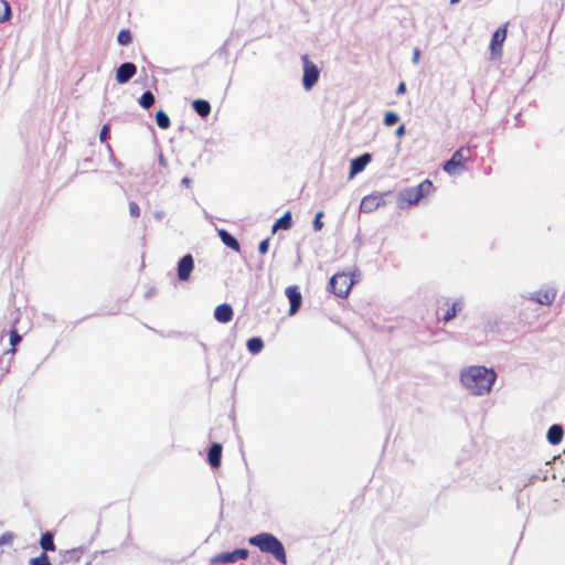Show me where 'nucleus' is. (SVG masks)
Returning a JSON list of instances; mask_svg holds the SVG:
<instances>
[{
    "mask_svg": "<svg viewBox=\"0 0 565 565\" xmlns=\"http://www.w3.org/2000/svg\"><path fill=\"white\" fill-rule=\"evenodd\" d=\"M495 380L497 373L494 370L481 365L468 366L460 373V381L462 385L472 395L477 396L490 393Z\"/></svg>",
    "mask_w": 565,
    "mask_h": 565,
    "instance_id": "nucleus-1",
    "label": "nucleus"
},
{
    "mask_svg": "<svg viewBox=\"0 0 565 565\" xmlns=\"http://www.w3.org/2000/svg\"><path fill=\"white\" fill-rule=\"evenodd\" d=\"M248 543L258 547L262 553L273 555L282 565L287 564V555L282 543L271 533L263 532L250 536Z\"/></svg>",
    "mask_w": 565,
    "mask_h": 565,
    "instance_id": "nucleus-2",
    "label": "nucleus"
},
{
    "mask_svg": "<svg viewBox=\"0 0 565 565\" xmlns=\"http://www.w3.org/2000/svg\"><path fill=\"white\" fill-rule=\"evenodd\" d=\"M434 190V183L428 179L420 182L417 186L405 188L398 194V205L399 207H406L417 204Z\"/></svg>",
    "mask_w": 565,
    "mask_h": 565,
    "instance_id": "nucleus-3",
    "label": "nucleus"
},
{
    "mask_svg": "<svg viewBox=\"0 0 565 565\" xmlns=\"http://www.w3.org/2000/svg\"><path fill=\"white\" fill-rule=\"evenodd\" d=\"M471 159V149L469 147H460L451 158L444 163V171L450 175L457 174L466 169L467 162Z\"/></svg>",
    "mask_w": 565,
    "mask_h": 565,
    "instance_id": "nucleus-4",
    "label": "nucleus"
},
{
    "mask_svg": "<svg viewBox=\"0 0 565 565\" xmlns=\"http://www.w3.org/2000/svg\"><path fill=\"white\" fill-rule=\"evenodd\" d=\"M353 286L352 277L347 273L334 274L330 281V290L340 298H345Z\"/></svg>",
    "mask_w": 565,
    "mask_h": 565,
    "instance_id": "nucleus-5",
    "label": "nucleus"
},
{
    "mask_svg": "<svg viewBox=\"0 0 565 565\" xmlns=\"http://www.w3.org/2000/svg\"><path fill=\"white\" fill-rule=\"evenodd\" d=\"M249 555L248 550L246 548H236L231 552H222L216 555H214L211 558L212 564H228V563H236L241 559H246Z\"/></svg>",
    "mask_w": 565,
    "mask_h": 565,
    "instance_id": "nucleus-6",
    "label": "nucleus"
},
{
    "mask_svg": "<svg viewBox=\"0 0 565 565\" xmlns=\"http://www.w3.org/2000/svg\"><path fill=\"white\" fill-rule=\"evenodd\" d=\"M385 204L384 195L381 193H372L365 195L360 204L361 212L371 213L379 209L381 205Z\"/></svg>",
    "mask_w": 565,
    "mask_h": 565,
    "instance_id": "nucleus-7",
    "label": "nucleus"
},
{
    "mask_svg": "<svg viewBox=\"0 0 565 565\" xmlns=\"http://www.w3.org/2000/svg\"><path fill=\"white\" fill-rule=\"evenodd\" d=\"M194 268V260L191 254L184 255L178 263V278L181 281H186Z\"/></svg>",
    "mask_w": 565,
    "mask_h": 565,
    "instance_id": "nucleus-8",
    "label": "nucleus"
},
{
    "mask_svg": "<svg viewBox=\"0 0 565 565\" xmlns=\"http://www.w3.org/2000/svg\"><path fill=\"white\" fill-rule=\"evenodd\" d=\"M285 292L290 302L289 315L292 316L299 310L302 302V296L298 286H289L286 288Z\"/></svg>",
    "mask_w": 565,
    "mask_h": 565,
    "instance_id": "nucleus-9",
    "label": "nucleus"
},
{
    "mask_svg": "<svg viewBox=\"0 0 565 565\" xmlns=\"http://www.w3.org/2000/svg\"><path fill=\"white\" fill-rule=\"evenodd\" d=\"M507 38V29L499 28L492 34V39L490 42V50L492 57H497L501 54V47Z\"/></svg>",
    "mask_w": 565,
    "mask_h": 565,
    "instance_id": "nucleus-10",
    "label": "nucleus"
},
{
    "mask_svg": "<svg viewBox=\"0 0 565 565\" xmlns=\"http://www.w3.org/2000/svg\"><path fill=\"white\" fill-rule=\"evenodd\" d=\"M371 154L370 153H363L362 156L353 159L351 161V167H350V177H354L355 174L360 173L361 171H363L365 169V167L367 166V163L371 161Z\"/></svg>",
    "mask_w": 565,
    "mask_h": 565,
    "instance_id": "nucleus-11",
    "label": "nucleus"
},
{
    "mask_svg": "<svg viewBox=\"0 0 565 565\" xmlns=\"http://www.w3.org/2000/svg\"><path fill=\"white\" fill-rule=\"evenodd\" d=\"M214 318L221 323H227L233 319V309L228 303H222L214 310Z\"/></svg>",
    "mask_w": 565,
    "mask_h": 565,
    "instance_id": "nucleus-12",
    "label": "nucleus"
},
{
    "mask_svg": "<svg viewBox=\"0 0 565 565\" xmlns=\"http://www.w3.org/2000/svg\"><path fill=\"white\" fill-rule=\"evenodd\" d=\"M222 445L221 444H212L207 452V460L212 468L216 469L221 466L222 459Z\"/></svg>",
    "mask_w": 565,
    "mask_h": 565,
    "instance_id": "nucleus-13",
    "label": "nucleus"
},
{
    "mask_svg": "<svg viewBox=\"0 0 565 565\" xmlns=\"http://www.w3.org/2000/svg\"><path fill=\"white\" fill-rule=\"evenodd\" d=\"M447 309L445 310V313L443 315V321L448 322L451 319H454L458 311L462 309V302L461 301H446Z\"/></svg>",
    "mask_w": 565,
    "mask_h": 565,
    "instance_id": "nucleus-14",
    "label": "nucleus"
},
{
    "mask_svg": "<svg viewBox=\"0 0 565 565\" xmlns=\"http://www.w3.org/2000/svg\"><path fill=\"white\" fill-rule=\"evenodd\" d=\"M564 430L559 425H552L547 431V440L551 445H558L563 439Z\"/></svg>",
    "mask_w": 565,
    "mask_h": 565,
    "instance_id": "nucleus-15",
    "label": "nucleus"
},
{
    "mask_svg": "<svg viewBox=\"0 0 565 565\" xmlns=\"http://www.w3.org/2000/svg\"><path fill=\"white\" fill-rule=\"evenodd\" d=\"M218 236L223 244H225L227 247L238 252L239 250V243L237 239L232 236L226 230H220Z\"/></svg>",
    "mask_w": 565,
    "mask_h": 565,
    "instance_id": "nucleus-16",
    "label": "nucleus"
},
{
    "mask_svg": "<svg viewBox=\"0 0 565 565\" xmlns=\"http://www.w3.org/2000/svg\"><path fill=\"white\" fill-rule=\"evenodd\" d=\"M193 109L202 117H206L211 113V106L207 100L196 99L192 104Z\"/></svg>",
    "mask_w": 565,
    "mask_h": 565,
    "instance_id": "nucleus-17",
    "label": "nucleus"
},
{
    "mask_svg": "<svg viewBox=\"0 0 565 565\" xmlns=\"http://www.w3.org/2000/svg\"><path fill=\"white\" fill-rule=\"evenodd\" d=\"M291 213L286 212L280 218L276 221L273 226V232H276L278 228L288 230L291 227Z\"/></svg>",
    "mask_w": 565,
    "mask_h": 565,
    "instance_id": "nucleus-18",
    "label": "nucleus"
},
{
    "mask_svg": "<svg viewBox=\"0 0 565 565\" xmlns=\"http://www.w3.org/2000/svg\"><path fill=\"white\" fill-rule=\"evenodd\" d=\"M40 545L44 551H55V544L53 540V533L45 532L42 534Z\"/></svg>",
    "mask_w": 565,
    "mask_h": 565,
    "instance_id": "nucleus-19",
    "label": "nucleus"
},
{
    "mask_svg": "<svg viewBox=\"0 0 565 565\" xmlns=\"http://www.w3.org/2000/svg\"><path fill=\"white\" fill-rule=\"evenodd\" d=\"M156 121L161 129H168L171 125L169 116L163 110L157 111Z\"/></svg>",
    "mask_w": 565,
    "mask_h": 565,
    "instance_id": "nucleus-20",
    "label": "nucleus"
},
{
    "mask_svg": "<svg viewBox=\"0 0 565 565\" xmlns=\"http://www.w3.org/2000/svg\"><path fill=\"white\" fill-rule=\"evenodd\" d=\"M263 348H264V343L260 338H250L247 341V349L253 354L260 352L263 350Z\"/></svg>",
    "mask_w": 565,
    "mask_h": 565,
    "instance_id": "nucleus-21",
    "label": "nucleus"
},
{
    "mask_svg": "<svg viewBox=\"0 0 565 565\" xmlns=\"http://www.w3.org/2000/svg\"><path fill=\"white\" fill-rule=\"evenodd\" d=\"M153 104L154 96L150 90L145 92L139 98V105L145 109H149Z\"/></svg>",
    "mask_w": 565,
    "mask_h": 565,
    "instance_id": "nucleus-22",
    "label": "nucleus"
},
{
    "mask_svg": "<svg viewBox=\"0 0 565 565\" xmlns=\"http://www.w3.org/2000/svg\"><path fill=\"white\" fill-rule=\"evenodd\" d=\"M11 18V7L4 1L0 0V22H6Z\"/></svg>",
    "mask_w": 565,
    "mask_h": 565,
    "instance_id": "nucleus-23",
    "label": "nucleus"
},
{
    "mask_svg": "<svg viewBox=\"0 0 565 565\" xmlns=\"http://www.w3.org/2000/svg\"><path fill=\"white\" fill-rule=\"evenodd\" d=\"M319 78V73H303V85L306 89H310Z\"/></svg>",
    "mask_w": 565,
    "mask_h": 565,
    "instance_id": "nucleus-24",
    "label": "nucleus"
},
{
    "mask_svg": "<svg viewBox=\"0 0 565 565\" xmlns=\"http://www.w3.org/2000/svg\"><path fill=\"white\" fill-rule=\"evenodd\" d=\"M131 40V33L128 30H121L117 35V41L121 45H128Z\"/></svg>",
    "mask_w": 565,
    "mask_h": 565,
    "instance_id": "nucleus-25",
    "label": "nucleus"
},
{
    "mask_svg": "<svg viewBox=\"0 0 565 565\" xmlns=\"http://www.w3.org/2000/svg\"><path fill=\"white\" fill-rule=\"evenodd\" d=\"M554 297H555L554 294H550L547 291L543 292V294L540 292L536 297V301L542 305H551L554 300Z\"/></svg>",
    "mask_w": 565,
    "mask_h": 565,
    "instance_id": "nucleus-26",
    "label": "nucleus"
},
{
    "mask_svg": "<svg viewBox=\"0 0 565 565\" xmlns=\"http://www.w3.org/2000/svg\"><path fill=\"white\" fill-rule=\"evenodd\" d=\"M399 117L394 111H387L384 117V125L393 126L398 121Z\"/></svg>",
    "mask_w": 565,
    "mask_h": 565,
    "instance_id": "nucleus-27",
    "label": "nucleus"
},
{
    "mask_svg": "<svg viewBox=\"0 0 565 565\" xmlns=\"http://www.w3.org/2000/svg\"><path fill=\"white\" fill-rule=\"evenodd\" d=\"M323 217V212L322 211H319L316 216H315V220L312 222V225H313V228L315 231H321L322 227H323V223L321 221V218Z\"/></svg>",
    "mask_w": 565,
    "mask_h": 565,
    "instance_id": "nucleus-28",
    "label": "nucleus"
},
{
    "mask_svg": "<svg viewBox=\"0 0 565 565\" xmlns=\"http://www.w3.org/2000/svg\"><path fill=\"white\" fill-rule=\"evenodd\" d=\"M303 70L302 71H319L318 66L312 63L307 55L302 56Z\"/></svg>",
    "mask_w": 565,
    "mask_h": 565,
    "instance_id": "nucleus-29",
    "label": "nucleus"
},
{
    "mask_svg": "<svg viewBox=\"0 0 565 565\" xmlns=\"http://www.w3.org/2000/svg\"><path fill=\"white\" fill-rule=\"evenodd\" d=\"M129 213H130V215H131L132 217H135V218H137V217H139V216H140V207H139V205H138L136 202H134V201L129 202Z\"/></svg>",
    "mask_w": 565,
    "mask_h": 565,
    "instance_id": "nucleus-30",
    "label": "nucleus"
},
{
    "mask_svg": "<svg viewBox=\"0 0 565 565\" xmlns=\"http://www.w3.org/2000/svg\"><path fill=\"white\" fill-rule=\"evenodd\" d=\"M135 73H116L117 82L120 84L127 83Z\"/></svg>",
    "mask_w": 565,
    "mask_h": 565,
    "instance_id": "nucleus-31",
    "label": "nucleus"
},
{
    "mask_svg": "<svg viewBox=\"0 0 565 565\" xmlns=\"http://www.w3.org/2000/svg\"><path fill=\"white\" fill-rule=\"evenodd\" d=\"M12 540H13V534L12 533H3L1 536H0V546L1 545H10L12 543Z\"/></svg>",
    "mask_w": 565,
    "mask_h": 565,
    "instance_id": "nucleus-32",
    "label": "nucleus"
},
{
    "mask_svg": "<svg viewBox=\"0 0 565 565\" xmlns=\"http://www.w3.org/2000/svg\"><path fill=\"white\" fill-rule=\"evenodd\" d=\"M21 340V337L17 332V330H11L10 332V343L12 347H15Z\"/></svg>",
    "mask_w": 565,
    "mask_h": 565,
    "instance_id": "nucleus-33",
    "label": "nucleus"
},
{
    "mask_svg": "<svg viewBox=\"0 0 565 565\" xmlns=\"http://www.w3.org/2000/svg\"><path fill=\"white\" fill-rule=\"evenodd\" d=\"M116 71H137L136 65L130 62L122 63Z\"/></svg>",
    "mask_w": 565,
    "mask_h": 565,
    "instance_id": "nucleus-34",
    "label": "nucleus"
},
{
    "mask_svg": "<svg viewBox=\"0 0 565 565\" xmlns=\"http://www.w3.org/2000/svg\"><path fill=\"white\" fill-rule=\"evenodd\" d=\"M38 565H52L49 556L45 553H42L38 556Z\"/></svg>",
    "mask_w": 565,
    "mask_h": 565,
    "instance_id": "nucleus-35",
    "label": "nucleus"
},
{
    "mask_svg": "<svg viewBox=\"0 0 565 565\" xmlns=\"http://www.w3.org/2000/svg\"><path fill=\"white\" fill-rule=\"evenodd\" d=\"M268 247H269V241L264 239L259 243L258 250L260 254H266L268 252Z\"/></svg>",
    "mask_w": 565,
    "mask_h": 565,
    "instance_id": "nucleus-36",
    "label": "nucleus"
},
{
    "mask_svg": "<svg viewBox=\"0 0 565 565\" xmlns=\"http://www.w3.org/2000/svg\"><path fill=\"white\" fill-rule=\"evenodd\" d=\"M108 134H109V128L107 125H105L102 128L100 134H99L100 141H105L108 138Z\"/></svg>",
    "mask_w": 565,
    "mask_h": 565,
    "instance_id": "nucleus-37",
    "label": "nucleus"
},
{
    "mask_svg": "<svg viewBox=\"0 0 565 565\" xmlns=\"http://www.w3.org/2000/svg\"><path fill=\"white\" fill-rule=\"evenodd\" d=\"M405 90H406V85L404 82H401L396 89V94H398V95L404 94Z\"/></svg>",
    "mask_w": 565,
    "mask_h": 565,
    "instance_id": "nucleus-38",
    "label": "nucleus"
},
{
    "mask_svg": "<svg viewBox=\"0 0 565 565\" xmlns=\"http://www.w3.org/2000/svg\"><path fill=\"white\" fill-rule=\"evenodd\" d=\"M395 134L397 137H402L405 134V126L404 125L398 126Z\"/></svg>",
    "mask_w": 565,
    "mask_h": 565,
    "instance_id": "nucleus-39",
    "label": "nucleus"
},
{
    "mask_svg": "<svg viewBox=\"0 0 565 565\" xmlns=\"http://www.w3.org/2000/svg\"><path fill=\"white\" fill-rule=\"evenodd\" d=\"M413 58H414L415 62L418 61V58H419V50L418 49L414 50Z\"/></svg>",
    "mask_w": 565,
    "mask_h": 565,
    "instance_id": "nucleus-40",
    "label": "nucleus"
},
{
    "mask_svg": "<svg viewBox=\"0 0 565 565\" xmlns=\"http://www.w3.org/2000/svg\"><path fill=\"white\" fill-rule=\"evenodd\" d=\"M30 565H36L35 557L30 559Z\"/></svg>",
    "mask_w": 565,
    "mask_h": 565,
    "instance_id": "nucleus-41",
    "label": "nucleus"
},
{
    "mask_svg": "<svg viewBox=\"0 0 565 565\" xmlns=\"http://www.w3.org/2000/svg\"><path fill=\"white\" fill-rule=\"evenodd\" d=\"M460 0H450L451 4L458 3Z\"/></svg>",
    "mask_w": 565,
    "mask_h": 565,
    "instance_id": "nucleus-42",
    "label": "nucleus"
}]
</instances>
